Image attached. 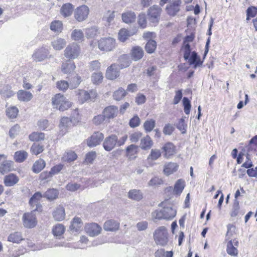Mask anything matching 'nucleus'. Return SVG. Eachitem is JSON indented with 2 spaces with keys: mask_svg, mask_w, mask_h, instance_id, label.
<instances>
[{
  "mask_svg": "<svg viewBox=\"0 0 257 257\" xmlns=\"http://www.w3.org/2000/svg\"><path fill=\"white\" fill-rule=\"evenodd\" d=\"M51 101L54 108L61 111L69 109L73 105L72 102L69 101L64 94L60 93L54 95L52 97Z\"/></svg>",
  "mask_w": 257,
  "mask_h": 257,
  "instance_id": "f03ea898",
  "label": "nucleus"
},
{
  "mask_svg": "<svg viewBox=\"0 0 257 257\" xmlns=\"http://www.w3.org/2000/svg\"><path fill=\"white\" fill-rule=\"evenodd\" d=\"M257 15V8L254 6L248 7L246 10V21H249L251 18H254Z\"/></svg>",
  "mask_w": 257,
  "mask_h": 257,
  "instance_id": "4d7b16f0",
  "label": "nucleus"
},
{
  "mask_svg": "<svg viewBox=\"0 0 257 257\" xmlns=\"http://www.w3.org/2000/svg\"><path fill=\"white\" fill-rule=\"evenodd\" d=\"M248 152H255L257 151V135L254 136L246 146Z\"/></svg>",
  "mask_w": 257,
  "mask_h": 257,
  "instance_id": "ea45409f",
  "label": "nucleus"
},
{
  "mask_svg": "<svg viewBox=\"0 0 257 257\" xmlns=\"http://www.w3.org/2000/svg\"><path fill=\"white\" fill-rule=\"evenodd\" d=\"M239 202L237 200H235L230 213V216L233 217H236L239 213Z\"/></svg>",
  "mask_w": 257,
  "mask_h": 257,
  "instance_id": "052dcab7",
  "label": "nucleus"
},
{
  "mask_svg": "<svg viewBox=\"0 0 257 257\" xmlns=\"http://www.w3.org/2000/svg\"><path fill=\"white\" fill-rule=\"evenodd\" d=\"M185 186V183L183 179L178 180L174 186V194L177 196H180L183 192Z\"/></svg>",
  "mask_w": 257,
  "mask_h": 257,
  "instance_id": "c756f323",
  "label": "nucleus"
},
{
  "mask_svg": "<svg viewBox=\"0 0 257 257\" xmlns=\"http://www.w3.org/2000/svg\"><path fill=\"white\" fill-rule=\"evenodd\" d=\"M143 133L140 131L135 132L132 133L129 137L130 140L132 143H137L142 138Z\"/></svg>",
  "mask_w": 257,
  "mask_h": 257,
  "instance_id": "680f3d73",
  "label": "nucleus"
},
{
  "mask_svg": "<svg viewBox=\"0 0 257 257\" xmlns=\"http://www.w3.org/2000/svg\"><path fill=\"white\" fill-rule=\"evenodd\" d=\"M99 49L102 52H110L115 48L116 42L111 37H105L100 39L97 41Z\"/></svg>",
  "mask_w": 257,
  "mask_h": 257,
  "instance_id": "39448f33",
  "label": "nucleus"
},
{
  "mask_svg": "<svg viewBox=\"0 0 257 257\" xmlns=\"http://www.w3.org/2000/svg\"><path fill=\"white\" fill-rule=\"evenodd\" d=\"M238 241L236 239L229 240L226 245L227 253L232 256H237L238 254L237 247Z\"/></svg>",
  "mask_w": 257,
  "mask_h": 257,
  "instance_id": "f3484780",
  "label": "nucleus"
},
{
  "mask_svg": "<svg viewBox=\"0 0 257 257\" xmlns=\"http://www.w3.org/2000/svg\"><path fill=\"white\" fill-rule=\"evenodd\" d=\"M45 161L43 159L40 158L36 161L34 163L32 166V171L35 173H39L45 168Z\"/></svg>",
  "mask_w": 257,
  "mask_h": 257,
  "instance_id": "473e14b6",
  "label": "nucleus"
},
{
  "mask_svg": "<svg viewBox=\"0 0 257 257\" xmlns=\"http://www.w3.org/2000/svg\"><path fill=\"white\" fill-rule=\"evenodd\" d=\"M162 209L160 210H156L152 213V217L154 220L167 219L171 220L176 215L177 211L174 205L168 199L165 200L159 204Z\"/></svg>",
  "mask_w": 257,
  "mask_h": 257,
  "instance_id": "f257e3e1",
  "label": "nucleus"
},
{
  "mask_svg": "<svg viewBox=\"0 0 257 257\" xmlns=\"http://www.w3.org/2000/svg\"><path fill=\"white\" fill-rule=\"evenodd\" d=\"M89 13L90 10L87 6L81 5L74 11V19L78 22H83L88 18Z\"/></svg>",
  "mask_w": 257,
  "mask_h": 257,
  "instance_id": "0eeeda50",
  "label": "nucleus"
},
{
  "mask_svg": "<svg viewBox=\"0 0 257 257\" xmlns=\"http://www.w3.org/2000/svg\"><path fill=\"white\" fill-rule=\"evenodd\" d=\"M104 139V135L99 132H94L93 134L87 139V145L89 147H94L100 144Z\"/></svg>",
  "mask_w": 257,
  "mask_h": 257,
  "instance_id": "9d476101",
  "label": "nucleus"
},
{
  "mask_svg": "<svg viewBox=\"0 0 257 257\" xmlns=\"http://www.w3.org/2000/svg\"><path fill=\"white\" fill-rule=\"evenodd\" d=\"M17 94L18 100L23 102H28L30 101L33 97L31 92L22 89L19 90L17 92Z\"/></svg>",
  "mask_w": 257,
  "mask_h": 257,
  "instance_id": "4be33fe9",
  "label": "nucleus"
},
{
  "mask_svg": "<svg viewBox=\"0 0 257 257\" xmlns=\"http://www.w3.org/2000/svg\"><path fill=\"white\" fill-rule=\"evenodd\" d=\"M145 48L148 53L152 54L154 53L157 48L156 42L153 40H149L147 42Z\"/></svg>",
  "mask_w": 257,
  "mask_h": 257,
  "instance_id": "a18cd8bd",
  "label": "nucleus"
},
{
  "mask_svg": "<svg viewBox=\"0 0 257 257\" xmlns=\"http://www.w3.org/2000/svg\"><path fill=\"white\" fill-rule=\"evenodd\" d=\"M118 62L119 64L118 67L122 69L128 67L131 63L130 57L127 54H123L118 58Z\"/></svg>",
  "mask_w": 257,
  "mask_h": 257,
  "instance_id": "a878e982",
  "label": "nucleus"
},
{
  "mask_svg": "<svg viewBox=\"0 0 257 257\" xmlns=\"http://www.w3.org/2000/svg\"><path fill=\"white\" fill-rule=\"evenodd\" d=\"M75 63L70 60L63 62L61 66V70L65 74L71 73L75 70Z\"/></svg>",
  "mask_w": 257,
  "mask_h": 257,
  "instance_id": "b1692460",
  "label": "nucleus"
},
{
  "mask_svg": "<svg viewBox=\"0 0 257 257\" xmlns=\"http://www.w3.org/2000/svg\"><path fill=\"white\" fill-rule=\"evenodd\" d=\"M126 94V91L123 88L119 87L113 92L112 96L114 100L119 101L122 99Z\"/></svg>",
  "mask_w": 257,
  "mask_h": 257,
  "instance_id": "58836bf2",
  "label": "nucleus"
},
{
  "mask_svg": "<svg viewBox=\"0 0 257 257\" xmlns=\"http://www.w3.org/2000/svg\"><path fill=\"white\" fill-rule=\"evenodd\" d=\"M29 138L32 142H39L44 139L45 134L43 133L34 132L29 135Z\"/></svg>",
  "mask_w": 257,
  "mask_h": 257,
  "instance_id": "de8ad7c7",
  "label": "nucleus"
},
{
  "mask_svg": "<svg viewBox=\"0 0 257 257\" xmlns=\"http://www.w3.org/2000/svg\"><path fill=\"white\" fill-rule=\"evenodd\" d=\"M78 99L80 103H83L86 101L91 99V98H95L97 96V93L95 91L91 90L87 91L84 90H79L77 93Z\"/></svg>",
  "mask_w": 257,
  "mask_h": 257,
  "instance_id": "f8f14e48",
  "label": "nucleus"
},
{
  "mask_svg": "<svg viewBox=\"0 0 257 257\" xmlns=\"http://www.w3.org/2000/svg\"><path fill=\"white\" fill-rule=\"evenodd\" d=\"M128 198L133 200L140 201L143 198L142 193L140 190L133 189L128 193Z\"/></svg>",
  "mask_w": 257,
  "mask_h": 257,
  "instance_id": "37998d69",
  "label": "nucleus"
},
{
  "mask_svg": "<svg viewBox=\"0 0 257 257\" xmlns=\"http://www.w3.org/2000/svg\"><path fill=\"white\" fill-rule=\"evenodd\" d=\"M181 0H173V1L166 7L167 13L171 16H174L180 11Z\"/></svg>",
  "mask_w": 257,
  "mask_h": 257,
  "instance_id": "dca6fc26",
  "label": "nucleus"
},
{
  "mask_svg": "<svg viewBox=\"0 0 257 257\" xmlns=\"http://www.w3.org/2000/svg\"><path fill=\"white\" fill-rule=\"evenodd\" d=\"M138 153V146L135 145H129L126 149V155L130 159L136 157Z\"/></svg>",
  "mask_w": 257,
  "mask_h": 257,
  "instance_id": "f704fd0d",
  "label": "nucleus"
},
{
  "mask_svg": "<svg viewBox=\"0 0 257 257\" xmlns=\"http://www.w3.org/2000/svg\"><path fill=\"white\" fill-rule=\"evenodd\" d=\"M167 229L161 227L155 231L154 234V240L158 245L164 246L168 242V235Z\"/></svg>",
  "mask_w": 257,
  "mask_h": 257,
  "instance_id": "423d86ee",
  "label": "nucleus"
},
{
  "mask_svg": "<svg viewBox=\"0 0 257 257\" xmlns=\"http://www.w3.org/2000/svg\"><path fill=\"white\" fill-rule=\"evenodd\" d=\"M44 150V146L39 144L34 143L30 148V152L32 155L37 156L42 153Z\"/></svg>",
  "mask_w": 257,
  "mask_h": 257,
  "instance_id": "09e8293b",
  "label": "nucleus"
},
{
  "mask_svg": "<svg viewBox=\"0 0 257 257\" xmlns=\"http://www.w3.org/2000/svg\"><path fill=\"white\" fill-rule=\"evenodd\" d=\"M65 231L64 226H54L52 228L53 234L56 238L58 239L63 237Z\"/></svg>",
  "mask_w": 257,
  "mask_h": 257,
  "instance_id": "4c0bfd02",
  "label": "nucleus"
},
{
  "mask_svg": "<svg viewBox=\"0 0 257 257\" xmlns=\"http://www.w3.org/2000/svg\"><path fill=\"white\" fill-rule=\"evenodd\" d=\"M43 197V195L39 192H37L31 197L29 201V205L31 208H36L34 211H37L38 213H42L43 211L42 205L40 204V201Z\"/></svg>",
  "mask_w": 257,
  "mask_h": 257,
  "instance_id": "1a4fd4ad",
  "label": "nucleus"
},
{
  "mask_svg": "<svg viewBox=\"0 0 257 257\" xmlns=\"http://www.w3.org/2000/svg\"><path fill=\"white\" fill-rule=\"evenodd\" d=\"M77 158V154L73 151L66 152L62 159L64 162H71L75 161Z\"/></svg>",
  "mask_w": 257,
  "mask_h": 257,
  "instance_id": "c03bdc74",
  "label": "nucleus"
},
{
  "mask_svg": "<svg viewBox=\"0 0 257 257\" xmlns=\"http://www.w3.org/2000/svg\"><path fill=\"white\" fill-rule=\"evenodd\" d=\"M130 54L133 60L138 61L143 57L144 52L142 47L136 46L132 48Z\"/></svg>",
  "mask_w": 257,
  "mask_h": 257,
  "instance_id": "aec40b11",
  "label": "nucleus"
},
{
  "mask_svg": "<svg viewBox=\"0 0 257 257\" xmlns=\"http://www.w3.org/2000/svg\"><path fill=\"white\" fill-rule=\"evenodd\" d=\"M80 53V46L76 43H72L66 48L64 51V55L69 60L75 59L78 57Z\"/></svg>",
  "mask_w": 257,
  "mask_h": 257,
  "instance_id": "6e6552de",
  "label": "nucleus"
},
{
  "mask_svg": "<svg viewBox=\"0 0 257 257\" xmlns=\"http://www.w3.org/2000/svg\"><path fill=\"white\" fill-rule=\"evenodd\" d=\"M102 113L106 119H112L115 117L118 113V107L114 105L108 106L103 109Z\"/></svg>",
  "mask_w": 257,
  "mask_h": 257,
  "instance_id": "6ab92c4d",
  "label": "nucleus"
},
{
  "mask_svg": "<svg viewBox=\"0 0 257 257\" xmlns=\"http://www.w3.org/2000/svg\"><path fill=\"white\" fill-rule=\"evenodd\" d=\"M182 97L183 93L182 90L181 89H179L175 91V95L172 102V104L176 105L178 104L182 99Z\"/></svg>",
  "mask_w": 257,
  "mask_h": 257,
  "instance_id": "69168bd1",
  "label": "nucleus"
},
{
  "mask_svg": "<svg viewBox=\"0 0 257 257\" xmlns=\"http://www.w3.org/2000/svg\"><path fill=\"white\" fill-rule=\"evenodd\" d=\"M37 211L33 210L30 212H27L23 214L22 220L24 224L26 225H36L37 219L35 212Z\"/></svg>",
  "mask_w": 257,
  "mask_h": 257,
  "instance_id": "4468645a",
  "label": "nucleus"
},
{
  "mask_svg": "<svg viewBox=\"0 0 257 257\" xmlns=\"http://www.w3.org/2000/svg\"><path fill=\"white\" fill-rule=\"evenodd\" d=\"M28 157V153L24 150L16 151L14 155V159L17 163L24 162Z\"/></svg>",
  "mask_w": 257,
  "mask_h": 257,
  "instance_id": "7c9ffc66",
  "label": "nucleus"
},
{
  "mask_svg": "<svg viewBox=\"0 0 257 257\" xmlns=\"http://www.w3.org/2000/svg\"><path fill=\"white\" fill-rule=\"evenodd\" d=\"M162 9L158 6L154 5L151 7L147 11V16L150 24L153 26H156L159 23Z\"/></svg>",
  "mask_w": 257,
  "mask_h": 257,
  "instance_id": "20e7f679",
  "label": "nucleus"
},
{
  "mask_svg": "<svg viewBox=\"0 0 257 257\" xmlns=\"http://www.w3.org/2000/svg\"><path fill=\"white\" fill-rule=\"evenodd\" d=\"M162 151L165 158L170 159L176 154V149L172 143L168 142L162 147Z\"/></svg>",
  "mask_w": 257,
  "mask_h": 257,
  "instance_id": "ddd939ff",
  "label": "nucleus"
},
{
  "mask_svg": "<svg viewBox=\"0 0 257 257\" xmlns=\"http://www.w3.org/2000/svg\"><path fill=\"white\" fill-rule=\"evenodd\" d=\"M98 30L97 28L93 27L86 29L85 34L88 39L94 38L98 34Z\"/></svg>",
  "mask_w": 257,
  "mask_h": 257,
  "instance_id": "5fc2aeb1",
  "label": "nucleus"
},
{
  "mask_svg": "<svg viewBox=\"0 0 257 257\" xmlns=\"http://www.w3.org/2000/svg\"><path fill=\"white\" fill-rule=\"evenodd\" d=\"M138 24L139 27L142 29H145L147 26V20L145 13H141L138 17Z\"/></svg>",
  "mask_w": 257,
  "mask_h": 257,
  "instance_id": "864d4df0",
  "label": "nucleus"
},
{
  "mask_svg": "<svg viewBox=\"0 0 257 257\" xmlns=\"http://www.w3.org/2000/svg\"><path fill=\"white\" fill-rule=\"evenodd\" d=\"M19 180V178L16 175L11 173L5 177L4 182L5 186L11 187L16 184Z\"/></svg>",
  "mask_w": 257,
  "mask_h": 257,
  "instance_id": "5701e85b",
  "label": "nucleus"
},
{
  "mask_svg": "<svg viewBox=\"0 0 257 257\" xmlns=\"http://www.w3.org/2000/svg\"><path fill=\"white\" fill-rule=\"evenodd\" d=\"M122 20L126 24H130L135 22L136 16L134 12L127 11L121 15Z\"/></svg>",
  "mask_w": 257,
  "mask_h": 257,
  "instance_id": "bb28decb",
  "label": "nucleus"
},
{
  "mask_svg": "<svg viewBox=\"0 0 257 257\" xmlns=\"http://www.w3.org/2000/svg\"><path fill=\"white\" fill-rule=\"evenodd\" d=\"M18 113L19 109L15 106H10L6 110V115L9 118H16L18 116Z\"/></svg>",
  "mask_w": 257,
  "mask_h": 257,
  "instance_id": "49530a36",
  "label": "nucleus"
},
{
  "mask_svg": "<svg viewBox=\"0 0 257 257\" xmlns=\"http://www.w3.org/2000/svg\"><path fill=\"white\" fill-rule=\"evenodd\" d=\"M71 38L74 41H82L84 38L83 33L81 30L75 29L71 34Z\"/></svg>",
  "mask_w": 257,
  "mask_h": 257,
  "instance_id": "603ef678",
  "label": "nucleus"
},
{
  "mask_svg": "<svg viewBox=\"0 0 257 257\" xmlns=\"http://www.w3.org/2000/svg\"><path fill=\"white\" fill-rule=\"evenodd\" d=\"M66 44L65 41L63 39H58L54 40L52 43V45L54 49L60 50L63 49Z\"/></svg>",
  "mask_w": 257,
  "mask_h": 257,
  "instance_id": "6e6d98bb",
  "label": "nucleus"
},
{
  "mask_svg": "<svg viewBox=\"0 0 257 257\" xmlns=\"http://www.w3.org/2000/svg\"><path fill=\"white\" fill-rule=\"evenodd\" d=\"M182 103L184 107V111L186 114L188 115L191 110V104L189 99L186 97H184L182 99Z\"/></svg>",
  "mask_w": 257,
  "mask_h": 257,
  "instance_id": "bf43d9fd",
  "label": "nucleus"
},
{
  "mask_svg": "<svg viewBox=\"0 0 257 257\" xmlns=\"http://www.w3.org/2000/svg\"><path fill=\"white\" fill-rule=\"evenodd\" d=\"M127 139V136L126 135H124L119 140L116 135H110L105 138L103 143V148L107 151H110L116 146L119 147L123 145Z\"/></svg>",
  "mask_w": 257,
  "mask_h": 257,
  "instance_id": "7ed1b4c3",
  "label": "nucleus"
},
{
  "mask_svg": "<svg viewBox=\"0 0 257 257\" xmlns=\"http://www.w3.org/2000/svg\"><path fill=\"white\" fill-rule=\"evenodd\" d=\"M164 183V181L162 178L158 177H154L149 182V185L150 186H159Z\"/></svg>",
  "mask_w": 257,
  "mask_h": 257,
  "instance_id": "338daca9",
  "label": "nucleus"
},
{
  "mask_svg": "<svg viewBox=\"0 0 257 257\" xmlns=\"http://www.w3.org/2000/svg\"><path fill=\"white\" fill-rule=\"evenodd\" d=\"M179 169V165L175 162H169L165 163L163 167L164 174L168 176L176 172Z\"/></svg>",
  "mask_w": 257,
  "mask_h": 257,
  "instance_id": "a211bd4d",
  "label": "nucleus"
},
{
  "mask_svg": "<svg viewBox=\"0 0 257 257\" xmlns=\"http://www.w3.org/2000/svg\"><path fill=\"white\" fill-rule=\"evenodd\" d=\"M52 177V175L50 171H44L40 174L39 180L41 182H48Z\"/></svg>",
  "mask_w": 257,
  "mask_h": 257,
  "instance_id": "774afa93",
  "label": "nucleus"
},
{
  "mask_svg": "<svg viewBox=\"0 0 257 257\" xmlns=\"http://www.w3.org/2000/svg\"><path fill=\"white\" fill-rule=\"evenodd\" d=\"M141 124V119L137 115H134L129 121V125L132 128L139 126Z\"/></svg>",
  "mask_w": 257,
  "mask_h": 257,
  "instance_id": "0e129e2a",
  "label": "nucleus"
},
{
  "mask_svg": "<svg viewBox=\"0 0 257 257\" xmlns=\"http://www.w3.org/2000/svg\"><path fill=\"white\" fill-rule=\"evenodd\" d=\"M153 144V141L150 136L147 135L141 139L140 147L143 150H148L152 148Z\"/></svg>",
  "mask_w": 257,
  "mask_h": 257,
  "instance_id": "412c9836",
  "label": "nucleus"
},
{
  "mask_svg": "<svg viewBox=\"0 0 257 257\" xmlns=\"http://www.w3.org/2000/svg\"><path fill=\"white\" fill-rule=\"evenodd\" d=\"M50 28L54 32L60 33L63 29L62 22L59 20L53 21L51 23Z\"/></svg>",
  "mask_w": 257,
  "mask_h": 257,
  "instance_id": "79ce46f5",
  "label": "nucleus"
},
{
  "mask_svg": "<svg viewBox=\"0 0 257 257\" xmlns=\"http://www.w3.org/2000/svg\"><path fill=\"white\" fill-rule=\"evenodd\" d=\"M119 68L116 63H112L108 66L105 72L106 78L110 80H114L120 76Z\"/></svg>",
  "mask_w": 257,
  "mask_h": 257,
  "instance_id": "9b49d317",
  "label": "nucleus"
},
{
  "mask_svg": "<svg viewBox=\"0 0 257 257\" xmlns=\"http://www.w3.org/2000/svg\"><path fill=\"white\" fill-rule=\"evenodd\" d=\"M70 118L74 126L77 125L81 121V115L79 113L78 108L73 110Z\"/></svg>",
  "mask_w": 257,
  "mask_h": 257,
  "instance_id": "e433bc0d",
  "label": "nucleus"
},
{
  "mask_svg": "<svg viewBox=\"0 0 257 257\" xmlns=\"http://www.w3.org/2000/svg\"><path fill=\"white\" fill-rule=\"evenodd\" d=\"M57 88L60 91H65L69 87V83L65 80L58 81L56 83Z\"/></svg>",
  "mask_w": 257,
  "mask_h": 257,
  "instance_id": "e2e57ef3",
  "label": "nucleus"
},
{
  "mask_svg": "<svg viewBox=\"0 0 257 257\" xmlns=\"http://www.w3.org/2000/svg\"><path fill=\"white\" fill-rule=\"evenodd\" d=\"M7 157L5 155L0 154V161L4 159L5 161L0 165V173L2 174H6L13 170V162L12 161L6 160Z\"/></svg>",
  "mask_w": 257,
  "mask_h": 257,
  "instance_id": "2eb2a0df",
  "label": "nucleus"
},
{
  "mask_svg": "<svg viewBox=\"0 0 257 257\" xmlns=\"http://www.w3.org/2000/svg\"><path fill=\"white\" fill-rule=\"evenodd\" d=\"M86 233L90 236H95L98 235L101 231L100 226H85L84 228Z\"/></svg>",
  "mask_w": 257,
  "mask_h": 257,
  "instance_id": "c85d7f7f",
  "label": "nucleus"
},
{
  "mask_svg": "<svg viewBox=\"0 0 257 257\" xmlns=\"http://www.w3.org/2000/svg\"><path fill=\"white\" fill-rule=\"evenodd\" d=\"M59 126L61 127L68 128L74 125H73L72 121L70 117L64 116L60 119Z\"/></svg>",
  "mask_w": 257,
  "mask_h": 257,
  "instance_id": "3c124183",
  "label": "nucleus"
},
{
  "mask_svg": "<svg viewBox=\"0 0 257 257\" xmlns=\"http://www.w3.org/2000/svg\"><path fill=\"white\" fill-rule=\"evenodd\" d=\"M54 218L57 221H62L64 219L65 212L64 208L63 206H59L56 208L53 213Z\"/></svg>",
  "mask_w": 257,
  "mask_h": 257,
  "instance_id": "cd10ccee",
  "label": "nucleus"
},
{
  "mask_svg": "<svg viewBox=\"0 0 257 257\" xmlns=\"http://www.w3.org/2000/svg\"><path fill=\"white\" fill-rule=\"evenodd\" d=\"M131 35L129 31L126 29H121L118 33V40L122 42H125Z\"/></svg>",
  "mask_w": 257,
  "mask_h": 257,
  "instance_id": "13d9d810",
  "label": "nucleus"
},
{
  "mask_svg": "<svg viewBox=\"0 0 257 257\" xmlns=\"http://www.w3.org/2000/svg\"><path fill=\"white\" fill-rule=\"evenodd\" d=\"M189 57V63L190 65L193 64L194 68L202 65L203 61L201 60L200 57L198 56L197 53L195 51L191 53V55Z\"/></svg>",
  "mask_w": 257,
  "mask_h": 257,
  "instance_id": "2f4dec72",
  "label": "nucleus"
},
{
  "mask_svg": "<svg viewBox=\"0 0 257 257\" xmlns=\"http://www.w3.org/2000/svg\"><path fill=\"white\" fill-rule=\"evenodd\" d=\"M58 191L56 189H49L44 193L43 197L47 199L52 200L56 199L58 196Z\"/></svg>",
  "mask_w": 257,
  "mask_h": 257,
  "instance_id": "a19ab883",
  "label": "nucleus"
},
{
  "mask_svg": "<svg viewBox=\"0 0 257 257\" xmlns=\"http://www.w3.org/2000/svg\"><path fill=\"white\" fill-rule=\"evenodd\" d=\"M156 125V121L153 119H147L143 124L144 128L146 133L151 132Z\"/></svg>",
  "mask_w": 257,
  "mask_h": 257,
  "instance_id": "8fccbe9b",
  "label": "nucleus"
},
{
  "mask_svg": "<svg viewBox=\"0 0 257 257\" xmlns=\"http://www.w3.org/2000/svg\"><path fill=\"white\" fill-rule=\"evenodd\" d=\"M74 6L70 3H66L60 9L61 14L65 18L70 16L74 11Z\"/></svg>",
  "mask_w": 257,
  "mask_h": 257,
  "instance_id": "393cba45",
  "label": "nucleus"
},
{
  "mask_svg": "<svg viewBox=\"0 0 257 257\" xmlns=\"http://www.w3.org/2000/svg\"><path fill=\"white\" fill-rule=\"evenodd\" d=\"M24 239V238L21 233L19 231H15L11 233L8 238L9 241L15 243H19Z\"/></svg>",
  "mask_w": 257,
  "mask_h": 257,
  "instance_id": "72a5a7b5",
  "label": "nucleus"
},
{
  "mask_svg": "<svg viewBox=\"0 0 257 257\" xmlns=\"http://www.w3.org/2000/svg\"><path fill=\"white\" fill-rule=\"evenodd\" d=\"M103 78V73L100 71H97L92 74L91 80L93 84L99 85L102 82Z\"/></svg>",
  "mask_w": 257,
  "mask_h": 257,
  "instance_id": "c9c22d12",
  "label": "nucleus"
}]
</instances>
